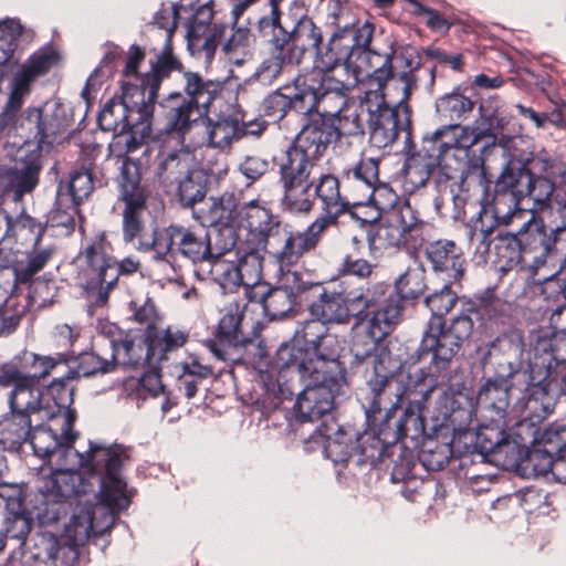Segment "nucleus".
I'll use <instances>...</instances> for the list:
<instances>
[{
  "label": "nucleus",
  "instance_id": "nucleus-56",
  "mask_svg": "<svg viewBox=\"0 0 566 566\" xmlns=\"http://www.w3.org/2000/svg\"><path fill=\"white\" fill-rule=\"evenodd\" d=\"M175 187H177L181 205L192 207L206 197L207 176L202 169L195 166Z\"/></svg>",
  "mask_w": 566,
  "mask_h": 566
},
{
  "label": "nucleus",
  "instance_id": "nucleus-38",
  "mask_svg": "<svg viewBox=\"0 0 566 566\" xmlns=\"http://www.w3.org/2000/svg\"><path fill=\"white\" fill-rule=\"evenodd\" d=\"M213 12L208 6L200 7L188 22L187 40L191 52L203 53L205 60L210 61L218 45L219 30L211 27Z\"/></svg>",
  "mask_w": 566,
  "mask_h": 566
},
{
  "label": "nucleus",
  "instance_id": "nucleus-36",
  "mask_svg": "<svg viewBox=\"0 0 566 566\" xmlns=\"http://www.w3.org/2000/svg\"><path fill=\"white\" fill-rule=\"evenodd\" d=\"M308 292L316 297L308 307L312 317L318 318L325 324H345L352 316H355L349 304V294L344 295L337 291H328L322 283H319V289L311 287Z\"/></svg>",
  "mask_w": 566,
  "mask_h": 566
},
{
  "label": "nucleus",
  "instance_id": "nucleus-29",
  "mask_svg": "<svg viewBox=\"0 0 566 566\" xmlns=\"http://www.w3.org/2000/svg\"><path fill=\"white\" fill-rule=\"evenodd\" d=\"M342 343L335 334L326 333L308 352L310 361L305 363L306 373L316 381H329L332 385L345 382V369L338 360Z\"/></svg>",
  "mask_w": 566,
  "mask_h": 566
},
{
  "label": "nucleus",
  "instance_id": "nucleus-33",
  "mask_svg": "<svg viewBox=\"0 0 566 566\" xmlns=\"http://www.w3.org/2000/svg\"><path fill=\"white\" fill-rule=\"evenodd\" d=\"M347 180L352 182V187L358 192L357 197H353L355 207L366 203H374L379 210L386 209L379 197L387 193L390 199L388 206H391L396 199L395 193L387 187H375L378 181V165L374 159H363L353 169L346 172Z\"/></svg>",
  "mask_w": 566,
  "mask_h": 566
},
{
  "label": "nucleus",
  "instance_id": "nucleus-8",
  "mask_svg": "<svg viewBox=\"0 0 566 566\" xmlns=\"http://www.w3.org/2000/svg\"><path fill=\"white\" fill-rule=\"evenodd\" d=\"M523 378L527 394L525 421L539 424L552 412L554 399L566 395V364L544 352L530 360Z\"/></svg>",
  "mask_w": 566,
  "mask_h": 566
},
{
  "label": "nucleus",
  "instance_id": "nucleus-24",
  "mask_svg": "<svg viewBox=\"0 0 566 566\" xmlns=\"http://www.w3.org/2000/svg\"><path fill=\"white\" fill-rule=\"evenodd\" d=\"M327 324L318 318L305 321L297 329L291 344L280 346L276 353V364L280 368V377L286 378L291 370L306 373L305 363L310 361L308 352L327 333Z\"/></svg>",
  "mask_w": 566,
  "mask_h": 566
},
{
  "label": "nucleus",
  "instance_id": "nucleus-64",
  "mask_svg": "<svg viewBox=\"0 0 566 566\" xmlns=\"http://www.w3.org/2000/svg\"><path fill=\"white\" fill-rule=\"evenodd\" d=\"M359 109H366L365 102L359 106L348 104L332 122L335 123L337 138L340 136H355L364 132Z\"/></svg>",
  "mask_w": 566,
  "mask_h": 566
},
{
  "label": "nucleus",
  "instance_id": "nucleus-35",
  "mask_svg": "<svg viewBox=\"0 0 566 566\" xmlns=\"http://www.w3.org/2000/svg\"><path fill=\"white\" fill-rule=\"evenodd\" d=\"M93 530V512L91 506L80 509L74 513L70 522L65 525L63 539L61 545L54 536L46 541V556L50 559H59L60 555L65 552L72 555V558L77 556L76 547L83 545L90 537Z\"/></svg>",
  "mask_w": 566,
  "mask_h": 566
},
{
  "label": "nucleus",
  "instance_id": "nucleus-9",
  "mask_svg": "<svg viewBox=\"0 0 566 566\" xmlns=\"http://www.w3.org/2000/svg\"><path fill=\"white\" fill-rule=\"evenodd\" d=\"M71 463H77L80 471L72 469L56 470L50 476H43L40 480L39 491L44 499V504H60L56 511H52L51 520L60 518L61 509H65V502L74 495L85 494L94 489L95 484L99 485V500L102 504L109 511V518L114 521V514L128 507V505L117 507L112 505L103 496V481L107 478L105 468L87 471L81 467L76 459H66Z\"/></svg>",
  "mask_w": 566,
  "mask_h": 566
},
{
  "label": "nucleus",
  "instance_id": "nucleus-21",
  "mask_svg": "<svg viewBox=\"0 0 566 566\" xmlns=\"http://www.w3.org/2000/svg\"><path fill=\"white\" fill-rule=\"evenodd\" d=\"M315 168L281 158L280 182L283 189L281 205L290 213H308L314 206Z\"/></svg>",
  "mask_w": 566,
  "mask_h": 566
},
{
  "label": "nucleus",
  "instance_id": "nucleus-5",
  "mask_svg": "<svg viewBox=\"0 0 566 566\" xmlns=\"http://www.w3.org/2000/svg\"><path fill=\"white\" fill-rule=\"evenodd\" d=\"M27 434L39 457L60 453L65 459H76L87 471L105 468L107 478L102 480L104 499L117 507L129 505L126 482L120 475V468L129 460L128 448L90 442L88 450L85 453L80 452L72 446L77 438L73 427H29Z\"/></svg>",
  "mask_w": 566,
  "mask_h": 566
},
{
  "label": "nucleus",
  "instance_id": "nucleus-34",
  "mask_svg": "<svg viewBox=\"0 0 566 566\" xmlns=\"http://www.w3.org/2000/svg\"><path fill=\"white\" fill-rule=\"evenodd\" d=\"M221 314L222 316L218 325V337L222 348L213 342L209 343V348L217 358L226 360L231 349L238 350L249 340L241 332L243 306L239 302L229 300L221 310Z\"/></svg>",
  "mask_w": 566,
  "mask_h": 566
},
{
  "label": "nucleus",
  "instance_id": "nucleus-31",
  "mask_svg": "<svg viewBox=\"0 0 566 566\" xmlns=\"http://www.w3.org/2000/svg\"><path fill=\"white\" fill-rule=\"evenodd\" d=\"M33 233L32 249L27 252L25 260L18 261L13 266L14 277L18 283H29L52 260L56 248L50 239L43 237L44 229L31 217L20 220V232Z\"/></svg>",
  "mask_w": 566,
  "mask_h": 566
},
{
  "label": "nucleus",
  "instance_id": "nucleus-61",
  "mask_svg": "<svg viewBox=\"0 0 566 566\" xmlns=\"http://www.w3.org/2000/svg\"><path fill=\"white\" fill-rule=\"evenodd\" d=\"M224 254L213 256L210 260V274L212 280L220 285L224 292H234L243 286L235 261L222 258Z\"/></svg>",
  "mask_w": 566,
  "mask_h": 566
},
{
  "label": "nucleus",
  "instance_id": "nucleus-59",
  "mask_svg": "<svg viewBox=\"0 0 566 566\" xmlns=\"http://www.w3.org/2000/svg\"><path fill=\"white\" fill-rule=\"evenodd\" d=\"M98 125L103 130L122 135L135 125L130 113L118 99L107 102L98 116Z\"/></svg>",
  "mask_w": 566,
  "mask_h": 566
},
{
  "label": "nucleus",
  "instance_id": "nucleus-15",
  "mask_svg": "<svg viewBox=\"0 0 566 566\" xmlns=\"http://www.w3.org/2000/svg\"><path fill=\"white\" fill-rule=\"evenodd\" d=\"M172 63V57L159 56L149 72L142 77H136L137 83L128 82L123 85V93L118 101L130 113L134 124L139 130H145L148 127L160 83L168 75Z\"/></svg>",
  "mask_w": 566,
  "mask_h": 566
},
{
  "label": "nucleus",
  "instance_id": "nucleus-48",
  "mask_svg": "<svg viewBox=\"0 0 566 566\" xmlns=\"http://www.w3.org/2000/svg\"><path fill=\"white\" fill-rule=\"evenodd\" d=\"M94 190L92 172L86 169H75L70 174L69 179L60 181L56 193L59 203L71 207L72 202L81 205Z\"/></svg>",
  "mask_w": 566,
  "mask_h": 566
},
{
  "label": "nucleus",
  "instance_id": "nucleus-63",
  "mask_svg": "<svg viewBox=\"0 0 566 566\" xmlns=\"http://www.w3.org/2000/svg\"><path fill=\"white\" fill-rule=\"evenodd\" d=\"M115 369L113 357L104 359L93 353L81 355L76 368L70 369L66 374L67 379H77L80 377H90L96 374H106Z\"/></svg>",
  "mask_w": 566,
  "mask_h": 566
},
{
  "label": "nucleus",
  "instance_id": "nucleus-46",
  "mask_svg": "<svg viewBox=\"0 0 566 566\" xmlns=\"http://www.w3.org/2000/svg\"><path fill=\"white\" fill-rule=\"evenodd\" d=\"M387 290L388 285L382 282H377L359 291L349 292V304L352 305L354 315L361 316L365 314V317L368 319L373 315V312L381 310L388 303L392 302L400 306L397 300L386 298Z\"/></svg>",
  "mask_w": 566,
  "mask_h": 566
},
{
  "label": "nucleus",
  "instance_id": "nucleus-60",
  "mask_svg": "<svg viewBox=\"0 0 566 566\" xmlns=\"http://www.w3.org/2000/svg\"><path fill=\"white\" fill-rule=\"evenodd\" d=\"M188 337V333L172 326L156 333L150 340L157 366L167 360L170 353L182 347L187 343Z\"/></svg>",
  "mask_w": 566,
  "mask_h": 566
},
{
  "label": "nucleus",
  "instance_id": "nucleus-16",
  "mask_svg": "<svg viewBox=\"0 0 566 566\" xmlns=\"http://www.w3.org/2000/svg\"><path fill=\"white\" fill-rule=\"evenodd\" d=\"M41 166L38 156L33 155L30 160L11 169H0V198L10 192L13 199L19 200L25 192L31 191L38 184V175ZM13 222L11 217L0 208V254L4 250H11L13 237L23 238L25 232H20V220Z\"/></svg>",
  "mask_w": 566,
  "mask_h": 566
},
{
  "label": "nucleus",
  "instance_id": "nucleus-42",
  "mask_svg": "<svg viewBox=\"0 0 566 566\" xmlns=\"http://www.w3.org/2000/svg\"><path fill=\"white\" fill-rule=\"evenodd\" d=\"M512 387V378L500 377L494 374L481 386L476 402L479 407L491 413V421L495 422L504 417Z\"/></svg>",
  "mask_w": 566,
  "mask_h": 566
},
{
  "label": "nucleus",
  "instance_id": "nucleus-43",
  "mask_svg": "<svg viewBox=\"0 0 566 566\" xmlns=\"http://www.w3.org/2000/svg\"><path fill=\"white\" fill-rule=\"evenodd\" d=\"M156 161V176L167 188L175 187L196 166L195 156L188 148L161 150Z\"/></svg>",
  "mask_w": 566,
  "mask_h": 566
},
{
  "label": "nucleus",
  "instance_id": "nucleus-4",
  "mask_svg": "<svg viewBox=\"0 0 566 566\" xmlns=\"http://www.w3.org/2000/svg\"><path fill=\"white\" fill-rule=\"evenodd\" d=\"M379 437H371L374 446L388 451L389 457L398 452V457L419 451L422 464L431 471L444 468L454 451L470 448L484 454L501 457L497 451H484L481 427H378Z\"/></svg>",
  "mask_w": 566,
  "mask_h": 566
},
{
  "label": "nucleus",
  "instance_id": "nucleus-1",
  "mask_svg": "<svg viewBox=\"0 0 566 566\" xmlns=\"http://www.w3.org/2000/svg\"><path fill=\"white\" fill-rule=\"evenodd\" d=\"M314 196L321 203L324 214L318 217L303 231L293 226L276 220L272 212L254 201L247 203L241 211V222L256 239V244L273 258L281 270L290 269L308 252L313 251L321 241L326 229L334 224L337 218L353 211V199L343 196L339 180L333 175H321L315 185Z\"/></svg>",
  "mask_w": 566,
  "mask_h": 566
},
{
  "label": "nucleus",
  "instance_id": "nucleus-45",
  "mask_svg": "<svg viewBox=\"0 0 566 566\" xmlns=\"http://www.w3.org/2000/svg\"><path fill=\"white\" fill-rule=\"evenodd\" d=\"M185 99L191 102L206 116L221 98V85L218 82L205 81L198 73L187 71L184 73Z\"/></svg>",
  "mask_w": 566,
  "mask_h": 566
},
{
  "label": "nucleus",
  "instance_id": "nucleus-54",
  "mask_svg": "<svg viewBox=\"0 0 566 566\" xmlns=\"http://www.w3.org/2000/svg\"><path fill=\"white\" fill-rule=\"evenodd\" d=\"M494 230L495 222L492 220L489 210L483 209L478 218L468 224L470 247L481 255L489 253L491 243H494V239H492Z\"/></svg>",
  "mask_w": 566,
  "mask_h": 566
},
{
  "label": "nucleus",
  "instance_id": "nucleus-12",
  "mask_svg": "<svg viewBox=\"0 0 566 566\" xmlns=\"http://www.w3.org/2000/svg\"><path fill=\"white\" fill-rule=\"evenodd\" d=\"M111 252V244L102 234L90 242L80 254V259L87 266L88 284L99 287L96 298L99 305L107 302L108 291L114 287L119 275H130L140 266L139 261L130 256L117 263Z\"/></svg>",
  "mask_w": 566,
  "mask_h": 566
},
{
  "label": "nucleus",
  "instance_id": "nucleus-3",
  "mask_svg": "<svg viewBox=\"0 0 566 566\" xmlns=\"http://www.w3.org/2000/svg\"><path fill=\"white\" fill-rule=\"evenodd\" d=\"M484 451H497L535 475L566 483V427H481Z\"/></svg>",
  "mask_w": 566,
  "mask_h": 566
},
{
  "label": "nucleus",
  "instance_id": "nucleus-40",
  "mask_svg": "<svg viewBox=\"0 0 566 566\" xmlns=\"http://www.w3.org/2000/svg\"><path fill=\"white\" fill-rule=\"evenodd\" d=\"M514 180V174L506 167L496 181L492 211H489L494 222L507 224L517 210L525 209Z\"/></svg>",
  "mask_w": 566,
  "mask_h": 566
},
{
  "label": "nucleus",
  "instance_id": "nucleus-47",
  "mask_svg": "<svg viewBox=\"0 0 566 566\" xmlns=\"http://www.w3.org/2000/svg\"><path fill=\"white\" fill-rule=\"evenodd\" d=\"M25 122L35 129L34 139L41 150L49 149L62 132L61 122L44 108L32 107L27 111Z\"/></svg>",
  "mask_w": 566,
  "mask_h": 566
},
{
  "label": "nucleus",
  "instance_id": "nucleus-7",
  "mask_svg": "<svg viewBox=\"0 0 566 566\" xmlns=\"http://www.w3.org/2000/svg\"><path fill=\"white\" fill-rule=\"evenodd\" d=\"M494 251L501 270L521 266L535 273L548 256L566 258V223L549 227L543 224L528 230L521 238L497 231Z\"/></svg>",
  "mask_w": 566,
  "mask_h": 566
},
{
  "label": "nucleus",
  "instance_id": "nucleus-27",
  "mask_svg": "<svg viewBox=\"0 0 566 566\" xmlns=\"http://www.w3.org/2000/svg\"><path fill=\"white\" fill-rule=\"evenodd\" d=\"M305 76L295 78L296 99L294 111L300 114L317 113L319 119L333 120L348 105L346 94L326 85H313V88L303 85Z\"/></svg>",
  "mask_w": 566,
  "mask_h": 566
},
{
  "label": "nucleus",
  "instance_id": "nucleus-37",
  "mask_svg": "<svg viewBox=\"0 0 566 566\" xmlns=\"http://www.w3.org/2000/svg\"><path fill=\"white\" fill-rule=\"evenodd\" d=\"M302 75L305 76L303 85H307L310 88L311 85H326V87H333L336 91L349 92L357 84H364L361 71H359L354 56L335 64L328 71H310Z\"/></svg>",
  "mask_w": 566,
  "mask_h": 566
},
{
  "label": "nucleus",
  "instance_id": "nucleus-51",
  "mask_svg": "<svg viewBox=\"0 0 566 566\" xmlns=\"http://www.w3.org/2000/svg\"><path fill=\"white\" fill-rule=\"evenodd\" d=\"M205 117L207 123L208 144L210 147L226 150L231 147L234 140L240 138L241 128L238 119L231 116L219 117L216 120L210 118L208 115Z\"/></svg>",
  "mask_w": 566,
  "mask_h": 566
},
{
  "label": "nucleus",
  "instance_id": "nucleus-62",
  "mask_svg": "<svg viewBox=\"0 0 566 566\" xmlns=\"http://www.w3.org/2000/svg\"><path fill=\"white\" fill-rule=\"evenodd\" d=\"M412 467V457L410 454H403V457H398V460H395V464L392 467L391 472L392 482H403L400 493L408 501L416 500V493L419 486L422 485V482L420 480H418L415 476H409Z\"/></svg>",
  "mask_w": 566,
  "mask_h": 566
},
{
  "label": "nucleus",
  "instance_id": "nucleus-53",
  "mask_svg": "<svg viewBox=\"0 0 566 566\" xmlns=\"http://www.w3.org/2000/svg\"><path fill=\"white\" fill-rule=\"evenodd\" d=\"M474 103L459 91H453L436 102L437 115L449 123L460 124L473 111Z\"/></svg>",
  "mask_w": 566,
  "mask_h": 566
},
{
  "label": "nucleus",
  "instance_id": "nucleus-57",
  "mask_svg": "<svg viewBox=\"0 0 566 566\" xmlns=\"http://www.w3.org/2000/svg\"><path fill=\"white\" fill-rule=\"evenodd\" d=\"M475 136H478V133L475 134L469 127L449 123L427 135L424 142L432 144V150L442 154L444 150H452V148L459 146L464 137Z\"/></svg>",
  "mask_w": 566,
  "mask_h": 566
},
{
  "label": "nucleus",
  "instance_id": "nucleus-26",
  "mask_svg": "<svg viewBox=\"0 0 566 566\" xmlns=\"http://www.w3.org/2000/svg\"><path fill=\"white\" fill-rule=\"evenodd\" d=\"M524 348L523 335L513 331L496 337L489 346L483 357V366L486 370L500 377L514 378L524 369ZM532 360L527 359V363ZM528 364H526L527 366ZM524 373H522L523 375Z\"/></svg>",
  "mask_w": 566,
  "mask_h": 566
},
{
  "label": "nucleus",
  "instance_id": "nucleus-28",
  "mask_svg": "<svg viewBox=\"0 0 566 566\" xmlns=\"http://www.w3.org/2000/svg\"><path fill=\"white\" fill-rule=\"evenodd\" d=\"M395 369V366H390ZM394 377L397 379V386L400 391V396L394 395L391 403L395 405V410L391 413V419L398 409H400L399 402L403 395L417 398L421 400H428V398L448 379V368H438L437 364L432 360L428 367L411 366L408 371L405 373L401 369L399 373L394 370Z\"/></svg>",
  "mask_w": 566,
  "mask_h": 566
},
{
  "label": "nucleus",
  "instance_id": "nucleus-22",
  "mask_svg": "<svg viewBox=\"0 0 566 566\" xmlns=\"http://www.w3.org/2000/svg\"><path fill=\"white\" fill-rule=\"evenodd\" d=\"M259 30L272 43L290 46L295 50L296 63L300 62L307 49L317 50L322 44L321 29L308 18H301L291 30L279 17H261L258 19Z\"/></svg>",
  "mask_w": 566,
  "mask_h": 566
},
{
  "label": "nucleus",
  "instance_id": "nucleus-23",
  "mask_svg": "<svg viewBox=\"0 0 566 566\" xmlns=\"http://www.w3.org/2000/svg\"><path fill=\"white\" fill-rule=\"evenodd\" d=\"M366 30L368 39L366 43H356L353 56L356 60L359 71H361V78L364 84L367 85L366 92H377L382 94V91L389 80L394 76L392 57L395 51L389 48L388 51L379 52L370 48L371 39L374 35V25L369 22H364L358 25V31Z\"/></svg>",
  "mask_w": 566,
  "mask_h": 566
},
{
  "label": "nucleus",
  "instance_id": "nucleus-20",
  "mask_svg": "<svg viewBox=\"0 0 566 566\" xmlns=\"http://www.w3.org/2000/svg\"><path fill=\"white\" fill-rule=\"evenodd\" d=\"M480 117L485 122L486 127L478 133L475 137H464L459 146L452 150H444L437 154L439 165L446 169L448 178H453L457 172L462 177L464 168L469 163L471 148L475 146L483 136H493L494 130H502L509 123L502 107L496 98L483 101L479 106Z\"/></svg>",
  "mask_w": 566,
  "mask_h": 566
},
{
  "label": "nucleus",
  "instance_id": "nucleus-10",
  "mask_svg": "<svg viewBox=\"0 0 566 566\" xmlns=\"http://www.w3.org/2000/svg\"><path fill=\"white\" fill-rule=\"evenodd\" d=\"M295 382L304 388L297 394L293 407L295 417L301 422H315L329 415L333 409L334 392L339 391L342 385H332L329 381H316L311 375L305 377L302 370H291L286 378H276L271 391L280 400L290 399L295 394Z\"/></svg>",
  "mask_w": 566,
  "mask_h": 566
},
{
  "label": "nucleus",
  "instance_id": "nucleus-17",
  "mask_svg": "<svg viewBox=\"0 0 566 566\" xmlns=\"http://www.w3.org/2000/svg\"><path fill=\"white\" fill-rule=\"evenodd\" d=\"M0 386L12 387L9 406L13 420L20 424L46 421L43 419L44 406L41 405V390L34 377H29L18 367L6 364L1 366Z\"/></svg>",
  "mask_w": 566,
  "mask_h": 566
},
{
  "label": "nucleus",
  "instance_id": "nucleus-41",
  "mask_svg": "<svg viewBox=\"0 0 566 566\" xmlns=\"http://www.w3.org/2000/svg\"><path fill=\"white\" fill-rule=\"evenodd\" d=\"M426 255L437 273H446L448 279L458 281L464 273V258L461 249L450 240H438L426 247Z\"/></svg>",
  "mask_w": 566,
  "mask_h": 566
},
{
  "label": "nucleus",
  "instance_id": "nucleus-13",
  "mask_svg": "<svg viewBox=\"0 0 566 566\" xmlns=\"http://www.w3.org/2000/svg\"><path fill=\"white\" fill-rule=\"evenodd\" d=\"M473 326L471 316L464 313L450 321L431 318L419 347V358L431 353L438 368H449L452 358L472 335Z\"/></svg>",
  "mask_w": 566,
  "mask_h": 566
},
{
  "label": "nucleus",
  "instance_id": "nucleus-25",
  "mask_svg": "<svg viewBox=\"0 0 566 566\" xmlns=\"http://www.w3.org/2000/svg\"><path fill=\"white\" fill-rule=\"evenodd\" d=\"M336 139L334 122L313 119L302 128L282 158L316 168L317 159Z\"/></svg>",
  "mask_w": 566,
  "mask_h": 566
},
{
  "label": "nucleus",
  "instance_id": "nucleus-52",
  "mask_svg": "<svg viewBox=\"0 0 566 566\" xmlns=\"http://www.w3.org/2000/svg\"><path fill=\"white\" fill-rule=\"evenodd\" d=\"M272 44L273 51L271 55L261 62L255 72L256 80L265 85L272 84L285 65L296 63L295 50L279 43Z\"/></svg>",
  "mask_w": 566,
  "mask_h": 566
},
{
  "label": "nucleus",
  "instance_id": "nucleus-30",
  "mask_svg": "<svg viewBox=\"0 0 566 566\" xmlns=\"http://www.w3.org/2000/svg\"><path fill=\"white\" fill-rule=\"evenodd\" d=\"M365 106L369 115V140L377 148L391 145L405 130L396 109L387 105L384 94L365 92Z\"/></svg>",
  "mask_w": 566,
  "mask_h": 566
},
{
  "label": "nucleus",
  "instance_id": "nucleus-55",
  "mask_svg": "<svg viewBox=\"0 0 566 566\" xmlns=\"http://www.w3.org/2000/svg\"><path fill=\"white\" fill-rule=\"evenodd\" d=\"M455 399L446 391L439 396L433 408L428 410L429 420L433 424H464L471 422V411L468 409H455Z\"/></svg>",
  "mask_w": 566,
  "mask_h": 566
},
{
  "label": "nucleus",
  "instance_id": "nucleus-19",
  "mask_svg": "<svg viewBox=\"0 0 566 566\" xmlns=\"http://www.w3.org/2000/svg\"><path fill=\"white\" fill-rule=\"evenodd\" d=\"M311 287L319 289V282L304 280L301 273L287 270L282 277V285L272 289L265 285L264 290L249 294V300L262 304L270 319H280L296 312L302 296Z\"/></svg>",
  "mask_w": 566,
  "mask_h": 566
},
{
  "label": "nucleus",
  "instance_id": "nucleus-2",
  "mask_svg": "<svg viewBox=\"0 0 566 566\" xmlns=\"http://www.w3.org/2000/svg\"><path fill=\"white\" fill-rule=\"evenodd\" d=\"M402 307L388 303L381 310L373 312L366 323L359 322L353 328L350 353L353 365H371L366 369V392L361 398V407L366 415V424H388L395 405L394 395L400 396L390 356L380 342L389 335L399 323Z\"/></svg>",
  "mask_w": 566,
  "mask_h": 566
},
{
  "label": "nucleus",
  "instance_id": "nucleus-18",
  "mask_svg": "<svg viewBox=\"0 0 566 566\" xmlns=\"http://www.w3.org/2000/svg\"><path fill=\"white\" fill-rule=\"evenodd\" d=\"M324 432L315 438V442L322 444L327 458L335 463L346 462L356 448L360 449L361 454L371 461H384L389 457L388 451H382L374 446L370 436L379 437L381 429L367 427L364 433L359 434L354 427H337L329 434L331 429L334 427H322Z\"/></svg>",
  "mask_w": 566,
  "mask_h": 566
},
{
  "label": "nucleus",
  "instance_id": "nucleus-11",
  "mask_svg": "<svg viewBox=\"0 0 566 566\" xmlns=\"http://www.w3.org/2000/svg\"><path fill=\"white\" fill-rule=\"evenodd\" d=\"M120 199L125 203L123 210V240L126 243H133L138 240L136 250L143 253H150L153 260V250L142 249V243L151 240L155 233L161 228H154L150 233L145 232V212L146 201L149 191L146 185L142 182L138 166L125 159L120 167Z\"/></svg>",
  "mask_w": 566,
  "mask_h": 566
},
{
  "label": "nucleus",
  "instance_id": "nucleus-44",
  "mask_svg": "<svg viewBox=\"0 0 566 566\" xmlns=\"http://www.w3.org/2000/svg\"><path fill=\"white\" fill-rule=\"evenodd\" d=\"M71 379L66 378V375L62 378L54 379L49 388L48 392L51 396L53 403L45 405L43 412V419L46 421H62L63 424H73L77 419V413L73 403L74 388L70 387L67 381Z\"/></svg>",
  "mask_w": 566,
  "mask_h": 566
},
{
  "label": "nucleus",
  "instance_id": "nucleus-50",
  "mask_svg": "<svg viewBox=\"0 0 566 566\" xmlns=\"http://www.w3.org/2000/svg\"><path fill=\"white\" fill-rule=\"evenodd\" d=\"M60 60V53L55 49L42 48L22 63L14 75L31 85L38 77L45 75L57 65Z\"/></svg>",
  "mask_w": 566,
  "mask_h": 566
},
{
  "label": "nucleus",
  "instance_id": "nucleus-14",
  "mask_svg": "<svg viewBox=\"0 0 566 566\" xmlns=\"http://www.w3.org/2000/svg\"><path fill=\"white\" fill-rule=\"evenodd\" d=\"M348 10L335 4L327 15V23L336 30L327 44H321L316 50L314 67L311 71H328L335 64L353 56L355 44L366 43L369 33L358 31L359 23L350 22Z\"/></svg>",
  "mask_w": 566,
  "mask_h": 566
},
{
  "label": "nucleus",
  "instance_id": "nucleus-32",
  "mask_svg": "<svg viewBox=\"0 0 566 566\" xmlns=\"http://www.w3.org/2000/svg\"><path fill=\"white\" fill-rule=\"evenodd\" d=\"M113 360L116 366L139 369L157 366L151 340L140 332H128L117 339H112Z\"/></svg>",
  "mask_w": 566,
  "mask_h": 566
},
{
  "label": "nucleus",
  "instance_id": "nucleus-58",
  "mask_svg": "<svg viewBox=\"0 0 566 566\" xmlns=\"http://www.w3.org/2000/svg\"><path fill=\"white\" fill-rule=\"evenodd\" d=\"M235 262L248 297L254 291L265 289V284H261L262 256L258 251L245 252Z\"/></svg>",
  "mask_w": 566,
  "mask_h": 566
},
{
  "label": "nucleus",
  "instance_id": "nucleus-6",
  "mask_svg": "<svg viewBox=\"0 0 566 566\" xmlns=\"http://www.w3.org/2000/svg\"><path fill=\"white\" fill-rule=\"evenodd\" d=\"M235 245L232 227H221L217 241L203 228H188L180 224L163 227L151 240L142 243V249L153 250V272L163 280L172 281L178 275L175 255L180 254L192 263L209 261L226 254Z\"/></svg>",
  "mask_w": 566,
  "mask_h": 566
},
{
  "label": "nucleus",
  "instance_id": "nucleus-39",
  "mask_svg": "<svg viewBox=\"0 0 566 566\" xmlns=\"http://www.w3.org/2000/svg\"><path fill=\"white\" fill-rule=\"evenodd\" d=\"M165 116V129L185 136L192 125L206 115L195 107L191 102L185 99L180 92L169 94L161 104Z\"/></svg>",
  "mask_w": 566,
  "mask_h": 566
},
{
  "label": "nucleus",
  "instance_id": "nucleus-49",
  "mask_svg": "<svg viewBox=\"0 0 566 566\" xmlns=\"http://www.w3.org/2000/svg\"><path fill=\"white\" fill-rule=\"evenodd\" d=\"M369 252L374 258L397 249L405 242V237L390 222L370 224L367 230Z\"/></svg>",
  "mask_w": 566,
  "mask_h": 566
}]
</instances>
